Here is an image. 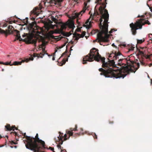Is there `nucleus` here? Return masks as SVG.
<instances>
[{
    "mask_svg": "<svg viewBox=\"0 0 152 152\" xmlns=\"http://www.w3.org/2000/svg\"><path fill=\"white\" fill-rule=\"evenodd\" d=\"M108 57V61L113 66L117 67L116 66L117 65L124 68L121 70L119 69L114 70L112 68L109 67V64L105 61V58L102 57L99 54L98 50L95 48L91 49L90 53L83 58V63L86 64L87 61L92 62L94 60L102 62V67L106 68L104 69L100 68L99 70L102 72L100 75H104L105 77L124 78L130 72H134L133 62L124 58V56L120 52H113L109 55Z\"/></svg>",
    "mask_w": 152,
    "mask_h": 152,
    "instance_id": "nucleus-1",
    "label": "nucleus"
},
{
    "mask_svg": "<svg viewBox=\"0 0 152 152\" xmlns=\"http://www.w3.org/2000/svg\"><path fill=\"white\" fill-rule=\"evenodd\" d=\"M106 6L103 8L101 6L99 9V12L101 15L100 18L96 19V16L98 15L94 11V14L91 13V12L88 13L90 15V18L87 20L85 23L86 28H91V25L92 20H94L98 22L100 31H99L97 36L98 39L94 41L95 42L97 40L99 42L101 45L104 46L103 42H108L109 40V38L111 35L108 34V22L109 18V14L107 10L105 9Z\"/></svg>",
    "mask_w": 152,
    "mask_h": 152,
    "instance_id": "nucleus-2",
    "label": "nucleus"
},
{
    "mask_svg": "<svg viewBox=\"0 0 152 152\" xmlns=\"http://www.w3.org/2000/svg\"><path fill=\"white\" fill-rule=\"evenodd\" d=\"M150 23L147 20H145L143 21L142 19H140V20L136 21V23L134 24L133 23L130 24V26L131 28V31L133 35H135L136 33V30L138 29H141L142 25L145 24L150 25Z\"/></svg>",
    "mask_w": 152,
    "mask_h": 152,
    "instance_id": "nucleus-3",
    "label": "nucleus"
},
{
    "mask_svg": "<svg viewBox=\"0 0 152 152\" xmlns=\"http://www.w3.org/2000/svg\"><path fill=\"white\" fill-rule=\"evenodd\" d=\"M83 5L82 10L79 12H77L75 13V16L77 18H80L83 15L89 10V7L87 6V2H84Z\"/></svg>",
    "mask_w": 152,
    "mask_h": 152,
    "instance_id": "nucleus-4",
    "label": "nucleus"
},
{
    "mask_svg": "<svg viewBox=\"0 0 152 152\" xmlns=\"http://www.w3.org/2000/svg\"><path fill=\"white\" fill-rule=\"evenodd\" d=\"M8 34H12L14 35L16 37V39L19 40V41H23L24 39L21 38L20 34V31L17 30H14L13 31L9 30L8 31Z\"/></svg>",
    "mask_w": 152,
    "mask_h": 152,
    "instance_id": "nucleus-5",
    "label": "nucleus"
},
{
    "mask_svg": "<svg viewBox=\"0 0 152 152\" xmlns=\"http://www.w3.org/2000/svg\"><path fill=\"white\" fill-rule=\"evenodd\" d=\"M27 137L26 138L28 140L27 141V143L26 144H29L31 142L34 143L35 140L37 142H39V141L38 138H39L38 137V134L37 133L36 134V135L35 137H31L30 136H26Z\"/></svg>",
    "mask_w": 152,
    "mask_h": 152,
    "instance_id": "nucleus-6",
    "label": "nucleus"
},
{
    "mask_svg": "<svg viewBox=\"0 0 152 152\" xmlns=\"http://www.w3.org/2000/svg\"><path fill=\"white\" fill-rule=\"evenodd\" d=\"M53 23V21L50 19L48 20V22H45L44 23L45 29L47 30L50 29H53L55 25H53L52 24Z\"/></svg>",
    "mask_w": 152,
    "mask_h": 152,
    "instance_id": "nucleus-7",
    "label": "nucleus"
},
{
    "mask_svg": "<svg viewBox=\"0 0 152 152\" xmlns=\"http://www.w3.org/2000/svg\"><path fill=\"white\" fill-rule=\"evenodd\" d=\"M34 60V58L32 57V55H31V57L29 58H26L25 60H22L21 61H15L12 64L14 65H21L22 63L26 61L28 62L29 60L33 61Z\"/></svg>",
    "mask_w": 152,
    "mask_h": 152,
    "instance_id": "nucleus-8",
    "label": "nucleus"
},
{
    "mask_svg": "<svg viewBox=\"0 0 152 152\" xmlns=\"http://www.w3.org/2000/svg\"><path fill=\"white\" fill-rule=\"evenodd\" d=\"M75 128L74 129H72V128H70L69 129V131L66 130V133H67L69 135V136H73L74 137H75V135H73V132H72L73 131H77V125H76L75 126Z\"/></svg>",
    "mask_w": 152,
    "mask_h": 152,
    "instance_id": "nucleus-9",
    "label": "nucleus"
},
{
    "mask_svg": "<svg viewBox=\"0 0 152 152\" xmlns=\"http://www.w3.org/2000/svg\"><path fill=\"white\" fill-rule=\"evenodd\" d=\"M38 7L35 8L31 12V14H34L37 15H38L39 14V11L37 10Z\"/></svg>",
    "mask_w": 152,
    "mask_h": 152,
    "instance_id": "nucleus-10",
    "label": "nucleus"
},
{
    "mask_svg": "<svg viewBox=\"0 0 152 152\" xmlns=\"http://www.w3.org/2000/svg\"><path fill=\"white\" fill-rule=\"evenodd\" d=\"M5 128L8 131L12 130L13 131H14L15 129L17 130V129H16L15 126H14L12 127H11L10 125H9L8 126H5Z\"/></svg>",
    "mask_w": 152,
    "mask_h": 152,
    "instance_id": "nucleus-11",
    "label": "nucleus"
},
{
    "mask_svg": "<svg viewBox=\"0 0 152 152\" xmlns=\"http://www.w3.org/2000/svg\"><path fill=\"white\" fill-rule=\"evenodd\" d=\"M28 30L29 32L32 36H34L37 32V31L35 30L32 26L31 27L30 29L29 28Z\"/></svg>",
    "mask_w": 152,
    "mask_h": 152,
    "instance_id": "nucleus-12",
    "label": "nucleus"
},
{
    "mask_svg": "<svg viewBox=\"0 0 152 152\" xmlns=\"http://www.w3.org/2000/svg\"><path fill=\"white\" fill-rule=\"evenodd\" d=\"M45 54L48 55V56L49 57L52 56V55H49L48 53H44L43 55H42V56H40V55L37 54L36 53H34V54L33 55V57H37V58H39L40 57L42 58L43 56Z\"/></svg>",
    "mask_w": 152,
    "mask_h": 152,
    "instance_id": "nucleus-13",
    "label": "nucleus"
},
{
    "mask_svg": "<svg viewBox=\"0 0 152 152\" xmlns=\"http://www.w3.org/2000/svg\"><path fill=\"white\" fill-rule=\"evenodd\" d=\"M56 0H50V2L53 4H54L58 6L60 5V3L59 2H56Z\"/></svg>",
    "mask_w": 152,
    "mask_h": 152,
    "instance_id": "nucleus-14",
    "label": "nucleus"
},
{
    "mask_svg": "<svg viewBox=\"0 0 152 152\" xmlns=\"http://www.w3.org/2000/svg\"><path fill=\"white\" fill-rule=\"evenodd\" d=\"M0 64H4V65H10V66H12V65H13V64H10V62H5V63H4L3 62H0Z\"/></svg>",
    "mask_w": 152,
    "mask_h": 152,
    "instance_id": "nucleus-15",
    "label": "nucleus"
},
{
    "mask_svg": "<svg viewBox=\"0 0 152 152\" xmlns=\"http://www.w3.org/2000/svg\"><path fill=\"white\" fill-rule=\"evenodd\" d=\"M135 48L134 45H132L130 46L129 49V51H132L134 50V48Z\"/></svg>",
    "mask_w": 152,
    "mask_h": 152,
    "instance_id": "nucleus-16",
    "label": "nucleus"
},
{
    "mask_svg": "<svg viewBox=\"0 0 152 152\" xmlns=\"http://www.w3.org/2000/svg\"><path fill=\"white\" fill-rule=\"evenodd\" d=\"M51 18L52 20L55 23H56V18L54 17L53 16L51 15Z\"/></svg>",
    "mask_w": 152,
    "mask_h": 152,
    "instance_id": "nucleus-17",
    "label": "nucleus"
},
{
    "mask_svg": "<svg viewBox=\"0 0 152 152\" xmlns=\"http://www.w3.org/2000/svg\"><path fill=\"white\" fill-rule=\"evenodd\" d=\"M58 140L60 141H61L62 142L60 143V144L62 145L63 144V141L62 140L63 138L61 137V136L59 135L58 136Z\"/></svg>",
    "mask_w": 152,
    "mask_h": 152,
    "instance_id": "nucleus-18",
    "label": "nucleus"
},
{
    "mask_svg": "<svg viewBox=\"0 0 152 152\" xmlns=\"http://www.w3.org/2000/svg\"><path fill=\"white\" fill-rule=\"evenodd\" d=\"M0 33L1 34H8V33H7V32L6 31L4 30H2L1 29L0 30Z\"/></svg>",
    "mask_w": 152,
    "mask_h": 152,
    "instance_id": "nucleus-19",
    "label": "nucleus"
},
{
    "mask_svg": "<svg viewBox=\"0 0 152 152\" xmlns=\"http://www.w3.org/2000/svg\"><path fill=\"white\" fill-rule=\"evenodd\" d=\"M75 2H76L77 3H80L81 2L80 0H73Z\"/></svg>",
    "mask_w": 152,
    "mask_h": 152,
    "instance_id": "nucleus-20",
    "label": "nucleus"
},
{
    "mask_svg": "<svg viewBox=\"0 0 152 152\" xmlns=\"http://www.w3.org/2000/svg\"><path fill=\"white\" fill-rule=\"evenodd\" d=\"M63 137H64V140H66L67 139V135L66 134H65L63 136Z\"/></svg>",
    "mask_w": 152,
    "mask_h": 152,
    "instance_id": "nucleus-21",
    "label": "nucleus"
},
{
    "mask_svg": "<svg viewBox=\"0 0 152 152\" xmlns=\"http://www.w3.org/2000/svg\"><path fill=\"white\" fill-rule=\"evenodd\" d=\"M143 42V40L140 39L137 40V42L139 43H141Z\"/></svg>",
    "mask_w": 152,
    "mask_h": 152,
    "instance_id": "nucleus-22",
    "label": "nucleus"
},
{
    "mask_svg": "<svg viewBox=\"0 0 152 152\" xmlns=\"http://www.w3.org/2000/svg\"><path fill=\"white\" fill-rule=\"evenodd\" d=\"M85 34H83L82 35L80 34H78L79 36L80 37H82V38L83 37L85 36Z\"/></svg>",
    "mask_w": 152,
    "mask_h": 152,
    "instance_id": "nucleus-23",
    "label": "nucleus"
},
{
    "mask_svg": "<svg viewBox=\"0 0 152 152\" xmlns=\"http://www.w3.org/2000/svg\"><path fill=\"white\" fill-rule=\"evenodd\" d=\"M28 34H25L24 33V34H23L22 35V37H23L24 38L25 37H26L27 36Z\"/></svg>",
    "mask_w": 152,
    "mask_h": 152,
    "instance_id": "nucleus-24",
    "label": "nucleus"
},
{
    "mask_svg": "<svg viewBox=\"0 0 152 152\" xmlns=\"http://www.w3.org/2000/svg\"><path fill=\"white\" fill-rule=\"evenodd\" d=\"M93 136L95 138H97V136L94 133V134L93 135Z\"/></svg>",
    "mask_w": 152,
    "mask_h": 152,
    "instance_id": "nucleus-25",
    "label": "nucleus"
},
{
    "mask_svg": "<svg viewBox=\"0 0 152 152\" xmlns=\"http://www.w3.org/2000/svg\"><path fill=\"white\" fill-rule=\"evenodd\" d=\"M115 31L114 30V29H112L111 31H109V33L110 34H111V33H112L113 32V31Z\"/></svg>",
    "mask_w": 152,
    "mask_h": 152,
    "instance_id": "nucleus-26",
    "label": "nucleus"
},
{
    "mask_svg": "<svg viewBox=\"0 0 152 152\" xmlns=\"http://www.w3.org/2000/svg\"><path fill=\"white\" fill-rule=\"evenodd\" d=\"M115 31L114 30V29H112L111 31H109V33L110 34H111V33H112L113 32V31Z\"/></svg>",
    "mask_w": 152,
    "mask_h": 152,
    "instance_id": "nucleus-27",
    "label": "nucleus"
},
{
    "mask_svg": "<svg viewBox=\"0 0 152 152\" xmlns=\"http://www.w3.org/2000/svg\"><path fill=\"white\" fill-rule=\"evenodd\" d=\"M49 149L51 150L52 151H53L54 150V148H52L51 147H50L49 148Z\"/></svg>",
    "mask_w": 152,
    "mask_h": 152,
    "instance_id": "nucleus-28",
    "label": "nucleus"
},
{
    "mask_svg": "<svg viewBox=\"0 0 152 152\" xmlns=\"http://www.w3.org/2000/svg\"><path fill=\"white\" fill-rule=\"evenodd\" d=\"M13 28V27L12 26H9L8 27V29H10L11 28Z\"/></svg>",
    "mask_w": 152,
    "mask_h": 152,
    "instance_id": "nucleus-29",
    "label": "nucleus"
},
{
    "mask_svg": "<svg viewBox=\"0 0 152 152\" xmlns=\"http://www.w3.org/2000/svg\"><path fill=\"white\" fill-rule=\"evenodd\" d=\"M57 147L58 148V149L60 148L61 149V146L60 145H57Z\"/></svg>",
    "mask_w": 152,
    "mask_h": 152,
    "instance_id": "nucleus-30",
    "label": "nucleus"
},
{
    "mask_svg": "<svg viewBox=\"0 0 152 152\" xmlns=\"http://www.w3.org/2000/svg\"><path fill=\"white\" fill-rule=\"evenodd\" d=\"M61 152H66V150L65 149L61 150Z\"/></svg>",
    "mask_w": 152,
    "mask_h": 152,
    "instance_id": "nucleus-31",
    "label": "nucleus"
},
{
    "mask_svg": "<svg viewBox=\"0 0 152 152\" xmlns=\"http://www.w3.org/2000/svg\"><path fill=\"white\" fill-rule=\"evenodd\" d=\"M137 66H138V68L139 67L140 64L139 63H137Z\"/></svg>",
    "mask_w": 152,
    "mask_h": 152,
    "instance_id": "nucleus-32",
    "label": "nucleus"
},
{
    "mask_svg": "<svg viewBox=\"0 0 152 152\" xmlns=\"http://www.w3.org/2000/svg\"><path fill=\"white\" fill-rule=\"evenodd\" d=\"M140 63L142 65H144V63L142 61H140Z\"/></svg>",
    "mask_w": 152,
    "mask_h": 152,
    "instance_id": "nucleus-33",
    "label": "nucleus"
},
{
    "mask_svg": "<svg viewBox=\"0 0 152 152\" xmlns=\"http://www.w3.org/2000/svg\"><path fill=\"white\" fill-rule=\"evenodd\" d=\"M122 45L124 47H125L126 46V44H122Z\"/></svg>",
    "mask_w": 152,
    "mask_h": 152,
    "instance_id": "nucleus-34",
    "label": "nucleus"
},
{
    "mask_svg": "<svg viewBox=\"0 0 152 152\" xmlns=\"http://www.w3.org/2000/svg\"><path fill=\"white\" fill-rule=\"evenodd\" d=\"M65 63V62L64 63H62L61 64V65H60L59 66H62Z\"/></svg>",
    "mask_w": 152,
    "mask_h": 152,
    "instance_id": "nucleus-35",
    "label": "nucleus"
},
{
    "mask_svg": "<svg viewBox=\"0 0 152 152\" xmlns=\"http://www.w3.org/2000/svg\"><path fill=\"white\" fill-rule=\"evenodd\" d=\"M55 60V58L54 57H53V58H52V60L53 61H54V60Z\"/></svg>",
    "mask_w": 152,
    "mask_h": 152,
    "instance_id": "nucleus-36",
    "label": "nucleus"
},
{
    "mask_svg": "<svg viewBox=\"0 0 152 152\" xmlns=\"http://www.w3.org/2000/svg\"><path fill=\"white\" fill-rule=\"evenodd\" d=\"M31 19H32L33 20H35V18H34L33 17H32L31 18Z\"/></svg>",
    "mask_w": 152,
    "mask_h": 152,
    "instance_id": "nucleus-37",
    "label": "nucleus"
},
{
    "mask_svg": "<svg viewBox=\"0 0 152 152\" xmlns=\"http://www.w3.org/2000/svg\"><path fill=\"white\" fill-rule=\"evenodd\" d=\"M81 134V133H77V134L78 135H80Z\"/></svg>",
    "mask_w": 152,
    "mask_h": 152,
    "instance_id": "nucleus-38",
    "label": "nucleus"
},
{
    "mask_svg": "<svg viewBox=\"0 0 152 152\" xmlns=\"http://www.w3.org/2000/svg\"><path fill=\"white\" fill-rule=\"evenodd\" d=\"M112 46H115V45L114 43H113L112 44Z\"/></svg>",
    "mask_w": 152,
    "mask_h": 152,
    "instance_id": "nucleus-39",
    "label": "nucleus"
},
{
    "mask_svg": "<svg viewBox=\"0 0 152 152\" xmlns=\"http://www.w3.org/2000/svg\"><path fill=\"white\" fill-rule=\"evenodd\" d=\"M57 50H56L55 52V53H54V54H55L56 53V52H57Z\"/></svg>",
    "mask_w": 152,
    "mask_h": 152,
    "instance_id": "nucleus-40",
    "label": "nucleus"
},
{
    "mask_svg": "<svg viewBox=\"0 0 152 152\" xmlns=\"http://www.w3.org/2000/svg\"><path fill=\"white\" fill-rule=\"evenodd\" d=\"M26 133H25L24 134V136H26Z\"/></svg>",
    "mask_w": 152,
    "mask_h": 152,
    "instance_id": "nucleus-41",
    "label": "nucleus"
},
{
    "mask_svg": "<svg viewBox=\"0 0 152 152\" xmlns=\"http://www.w3.org/2000/svg\"><path fill=\"white\" fill-rule=\"evenodd\" d=\"M17 146H14V147L15 148H17Z\"/></svg>",
    "mask_w": 152,
    "mask_h": 152,
    "instance_id": "nucleus-42",
    "label": "nucleus"
},
{
    "mask_svg": "<svg viewBox=\"0 0 152 152\" xmlns=\"http://www.w3.org/2000/svg\"><path fill=\"white\" fill-rule=\"evenodd\" d=\"M4 69H2V71H4Z\"/></svg>",
    "mask_w": 152,
    "mask_h": 152,
    "instance_id": "nucleus-43",
    "label": "nucleus"
},
{
    "mask_svg": "<svg viewBox=\"0 0 152 152\" xmlns=\"http://www.w3.org/2000/svg\"><path fill=\"white\" fill-rule=\"evenodd\" d=\"M80 130H81V131H83V129L82 128H81L80 129Z\"/></svg>",
    "mask_w": 152,
    "mask_h": 152,
    "instance_id": "nucleus-44",
    "label": "nucleus"
},
{
    "mask_svg": "<svg viewBox=\"0 0 152 152\" xmlns=\"http://www.w3.org/2000/svg\"><path fill=\"white\" fill-rule=\"evenodd\" d=\"M15 132V134L16 135V134H17V133L16 132Z\"/></svg>",
    "mask_w": 152,
    "mask_h": 152,
    "instance_id": "nucleus-45",
    "label": "nucleus"
},
{
    "mask_svg": "<svg viewBox=\"0 0 152 152\" xmlns=\"http://www.w3.org/2000/svg\"><path fill=\"white\" fill-rule=\"evenodd\" d=\"M3 146H4V145L1 146V145H0V147H3Z\"/></svg>",
    "mask_w": 152,
    "mask_h": 152,
    "instance_id": "nucleus-46",
    "label": "nucleus"
},
{
    "mask_svg": "<svg viewBox=\"0 0 152 152\" xmlns=\"http://www.w3.org/2000/svg\"><path fill=\"white\" fill-rule=\"evenodd\" d=\"M10 147L12 148H13V146H10Z\"/></svg>",
    "mask_w": 152,
    "mask_h": 152,
    "instance_id": "nucleus-47",
    "label": "nucleus"
},
{
    "mask_svg": "<svg viewBox=\"0 0 152 152\" xmlns=\"http://www.w3.org/2000/svg\"><path fill=\"white\" fill-rule=\"evenodd\" d=\"M140 17V16L139 15L137 17Z\"/></svg>",
    "mask_w": 152,
    "mask_h": 152,
    "instance_id": "nucleus-48",
    "label": "nucleus"
},
{
    "mask_svg": "<svg viewBox=\"0 0 152 152\" xmlns=\"http://www.w3.org/2000/svg\"><path fill=\"white\" fill-rule=\"evenodd\" d=\"M62 56H63V55H62V56L60 57L59 58V59H60V58H61V57Z\"/></svg>",
    "mask_w": 152,
    "mask_h": 152,
    "instance_id": "nucleus-49",
    "label": "nucleus"
},
{
    "mask_svg": "<svg viewBox=\"0 0 152 152\" xmlns=\"http://www.w3.org/2000/svg\"><path fill=\"white\" fill-rule=\"evenodd\" d=\"M59 133H60V134H63L62 133H61L60 132H59Z\"/></svg>",
    "mask_w": 152,
    "mask_h": 152,
    "instance_id": "nucleus-50",
    "label": "nucleus"
},
{
    "mask_svg": "<svg viewBox=\"0 0 152 152\" xmlns=\"http://www.w3.org/2000/svg\"><path fill=\"white\" fill-rule=\"evenodd\" d=\"M44 50H44V49H43V51H44Z\"/></svg>",
    "mask_w": 152,
    "mask_h": 152,
    "instance_id": "nucleus-51",
    "label": "nucleus"
},
{
    "mask_svg": "<svg viewBox=\"0 0 152 152\" xmlns=\"http://www.w3.org/2000/svg\"><path fill=\"white\" fill-rule=\"evenodd\" d=\"M65 54L64 53L63 54V55L64 54Z\"/></svg>",
    "mask_w": 152,
    "mask_h": 152,
    "instance_id": "nucleus-52",
    "label": "nucleus"
},
{
    "mask_svg": "<svg viewBox=\"0 0 152 152\" xmlns=\"http://www.w3.org/2000/svg\"><path fill=\"white\" fill-rule=\"evenodd\" d=\"M90 0H88V1L89 2Z\"/></svg>",
    "mask_w": 152,
    "mask_h": 152,
    "instance_id": "nucleus-53",
    "label": "nucleus"
},
{
    "mask_svg": "<svg viewBox=\"0 0 152 152\" xmlns=\"http://www.w3.org/2000/svg\"><path fill=\"white\" fill-rule=\"evenodd\" d=\"M148 77H149V76H148Z\"/></svg>",
    "mask_w": 152,
    "mask_h": 152,
    "instance_id": "nucleus-54",
    "label": "nucleus"
},
{
    "mask_svg": "<svg viewBox=\"0 0 152 152\" xmlns=\"http://www.w3.org/2000/svg\"><path fill=\"white\" fill-rule=\"evenodd\" d=\"M53 152H55V151H53Z\"/></svg>",
    "mask_w": 152,
    "mask_h": 152,
    "instance_id": "nucleus-55",
    "label": "nucleus"
}]
</instances>
